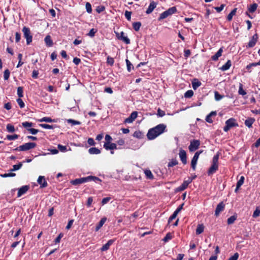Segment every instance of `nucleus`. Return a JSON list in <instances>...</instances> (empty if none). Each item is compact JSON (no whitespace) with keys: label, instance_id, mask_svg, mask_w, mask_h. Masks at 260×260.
<instances>
[{"label":"nucleus","instance_id":"nucleus-1","mask_svg":"<svg viewBox=\"0 0 260 260\" xmlns=\"http://www.w3.org/2000/svg\"><path fill=\"white\" fill-rule=\"evenodd\" d=\"M167 126L165 124L161 123L148 130L147 134L148 139L152 140L164 133L166 130Z\"/></svg>","mask_w":260,"mask_h":260},{"label":"nucleus","instance_id":"nucleus-2","mask_svg":"<svg viewBox=\"0 0 260 260\" xmlns=\"http://www.w3.org/2000/svg\"><path fill=\"white\" fill-rule=\"evenodd\" d=\"M219 157V154L217 153L215 155L212 159V165L208 171V175L209 176L214 174L218 169V159Z\"/></svg>","mask_w":260,"mask_h":260},{"label":"nucleus","instance_id":"nucleus-3","mask_svg":"<svg viewBox=\"0 0 260 260\" xmlns=\"http://www.w3.org/2000/svg\"><path fill=\"white\" fill-rule=\"evenodd\" d=\"M36 143L33 142L26 143L15 148L14 151H24L34 148L36 146Z\"/></svg>","mask_w":260,"mask_h":260},{"label":"nucleus","instance_id":"nucleus-4","mask_svg":"<svg viewBox=\"0 0 260 260\" xmlns=\"http://www.w3.org/2000/svg\"><path fill=\"white\" fill-rule=\"evenodd\" d=\"M177 12V9L175 7L170 8L167 10L161 13L158 18V20H161L173 15Z\"/></svg>","mask_w":260,"mask_h":260},{"label":"nucleus","instance_id":"nucleus-5","mask_svg":"<svg viewBox=\"0 0 260 260\" xmlns=\"http://www.w3.org/2000/svg\"><path fill=\"white\" fill-rule=\"evenodd\" d=\"M24 37L26 40V44L29 45L32 42V37L31 35L30 29L28 27L24 26L22 28Z\"/></svg>","mask_w":260,"mask_h":260},{"label":"nucleus","instance_id":"nucleus-6","mask_svg":"<svg viewBox=\"0 0 260 260\" xmlns=\"http://www.w3.org/2000/svg\"><path fill=\"white\" fill-rule=\"evenodd\" d=\"M238 126V124L235 122V119L231 118L225 121V125L223 127V131L225 132H228L232 127Z\"/></svg>","mask_w":260,"mask_h":260},{"label":"nucleus","instance_id":"nucleus-7","mask_svg":"<svg viewBox=\"0 0 260 260\" xmlns=\"http://www.w3.org/2000/svg\"><path fill=\"white\" fill-rule=\"evenodd\" d=\"M200 145V141L199 140H193L191 141L188 149L190 152L197 150Z\"/></svg>","mask_w":260,"mask_h":260},{"label":"nucleus","instance_id":"nucleus-8","mask_svg":"<svg viewBox=\"0 0 260 260\" xmlns=\"http://www.w3.org/2000/svg\"><path fill=\"white\" fill-rule=\"evenodd\" d=\"M202 152V151H199L195 153L193 158L191 161V166L193 170H196V165L197 164L198 159L199 157L200 154Z\"/></svg>","mask_w":260,"mask_h":260},{"label":"nucleus","instance_id":"nucleus-9","mask_svg":"<svg viewBox=\"0 0 260 260\" xmlns=\"http://www.w3.org/2000/svg\"><path fill=\"white\" fill-rule=\"evenodd\" d=\"M258 35L257 34H255L251 39L250 40L249 42H248V44L246 45V48H252L255 46L256 42L258 40Z\"/></svg>","mask_w":260,"mask_h":260},{"label":"nucleus","instance_id":"nucleus-10","mask_svg":"<svg viewBox=\"0 0 260 260\" xmlns=\"http://www.w3.org/2000/svg\"><path fill=\"white\" fill-rule=\"evenodd\" d=\"M191 182V179H188L187 180L184 181L182 184L176 189L177 191H181L184 190L187 187L189 184Z\"/></svg>","mask_w":260,"mask_h":260},{"label":"nucleus","instance_id":"nucleus-11","mask_svg":"<svg viewBox=\"0 0 260 260\" xmlns=\"http://www.w3.org/2000/svg\"><path fill=\"white\" fill-rule=\"evenodd\" d=\"M138 116V112L137 111L133 112L130 116L124 120V123H132L137 118Z\"/></svg>","mask_w":260,"mask_h":260},{"label":"nucleus","instance_id":"nucleus-12","mask_svg":"<svg viewBox=\"0 0 260 260\" xmlns=\"http://www.w3.org/2000/svg\"><path fill=\"white\" fill-rule=\"evenodd\" d=\"M87 182V177L77 178L71 181V183L74 185H77L82 183Z\"/></svg>","mask_w":260,"mask_h":260},{"label":"nucleus","instance_id":"nucleus-13","mask_svg":"<svg viewBox=\"0 0 260 260\" xmlns=\"http://www.w3.org/2000/svg\"><path fill=\"white\" fill-rule=\"evenodd\" d=\"M225 205L223 202L219 203L215 209V215L218 216L221 212L223 211L224 209Z\"/></svg>","mask_w":260,"mask_h":260},{"label":"nucleus","instance_id":"nucleus-14","mask_svg":"<svg viewBox=\"0 0 260 260\" xmlns=\"http://www.w3.org/2000/svg\"><path fill=\"white\" fill-rule=\"evenodd\" d=\"M179 156L182 162L185 165L187 163L186 153L185 150L181 149L179 150Z\"/></svg>","mask_w":260,"mask_h":260},{"label":"nucleus","instance_id":"nucleus-15","mask_svg":"<svg viewBox=\"0 0 260 260\" xmlns=\"http://www.w3.org/2000/svg\"><path fill=\"white\" fill-rule=\"evenodd\" d=\"M29 186L24 185L18 189L17 197L19 198L23 194H25L29 189Z\"/></svg>","mask_w":260,"mask_h":260},{"label":"nucleus","instance_id":"nucleus-16","mask_svg":"<svg viewBox=\"0 0 260 260\" xmlns=\"http://www.w3.org/2000/svg\"><path fill=\"white\" fill-rule=\"evenodd\" d=\"M37 182L40 185V188H44L48 185L47 182L44 176H40L37 180Z\"/></svg>","mask_w":260,"mask_h":260},{"label":"nucleus","instance_id":"nucleus-17","mask_svg":"<svg viewBox=\"0 0 260 260\" xmlns=\"http://www.w3.org/2000/svg\"><path fill=\"white\" fill-rule=\"evenodd\" d=\"M157 4L154 1H151L149 4V6L146 11V13L149 14L151 13L154 9L156 7Z\"/></svg>","mask_w":260,"mask_h":260},{"label":"nucleus","instance_id":"nucleus-18","mask_svg":"<svg viewBox=\"0 0 260 260\" xmlns=\"http://www.w3.org/2000/svg\"><path fill=\"white\" fill-rule=\"evenodd\" d=\"M104 147L107 150H113L114 149H117L116 144L115 143H105V144L104 145Z\"/></svg>","mask_w":260,"mask_h":260},{"label":"nucleus","instance_id":"nucleus-19","mask_svg":"<svg viewBox=\"0 0 260 260\" xmlns=\"http://www.w3.org/2000/svg\"><path fill=\"white\" fill-rule=\"evenodd\" d=\"M114 242V240L111 239L109 240L105 244H104L101 250L102 251H105L109 249L110 246Z\"/></svg>","mask_w":260,"mask_h":260},{"label":"nucleus","instance_id":"nucleus-20","mask_svg":"<svg viewBox=\"0 0 260 260\" xmlns=\"http://www.w3.org/2000/svg\"><path fill=\"white\" fill-rule=\"evenodd\" d=\"M223 52V47H221L218 51L215 53V55L212 56L211 59L213 61H217L219 57L222 55Z\"/></svg>","mask_w":260,"mask_h":260},{"label":"nucleus","instance_id":"nucleus-21","mask_svg":"<svg viewBox=\"0 0 260 260\" xmlns=\"http://www.w3.org/2000/svg\"><path fill=\"white\" fill-rule=\"evenodd\" d=\"M119 40L122 41L126 44H129L131 43L130 40L128 38V37L124 36V32L123 31H121L120 32V36H119Z\"/></svg>","mask_w":260,"mask_h":260},{"label":"nucleus","instance_id":"nucleus-22","mask_svg":"<svg viewBox=\"0 0 260 260\" xmlns=\"http://www.w3.org/2000/svg\"><path fill=\"white\" fill-rule=\"evenodd\" d=\"M107 221V218L104 217H103L101 220L99 221L98 224L96 225L95 231L96 232H98L104 225V224L105 223V222Z\"/></svg>","mask_w":260,"mask_h":260},{"label":"nucleus","instance_id":"nucleus-23","mask_svg":"<svg viewBox=\"0 0 260 260\" xmlns=\"http://www.w3.org/2000/svg\"><path fill=\"white\" fill-rule=\"evenodd\" d=\"M216 115V111H212L210 114H209L206 117V121L209 123H212L213 122V120L212 119V116H215Z\"/></svg>","mask_w":260,"mask_h":260},{"label":"nucleus","instance_id":"nucleus-24","mask_svg":"<svg viewBox=\"0 0 260 260\" xmlns=\"http://www.w3.org/2000/svg\"><path fill=\"white\" fill-rule=\"evenodd\" d=\"M254 121H255L254 118L250 117V118H248L247 119H246L244 123L246 126H247L249 128H250L252 127V125L254 123Z\"/></svg>","mask_w":260,"mask_h":260},{"label":"nucleus","instance_id":"nucleus-25","mask_svg":"<svg viewBox=\"0 0 260 260\" xmlns=\"http://www.w3.org/2000/svg\"><path fill=\"white\" fill-rule=\"evenodd\" d=\"M231 65V60H228L220 68V69L222 71H226L230 68Z\"/></svg>","mask_w":260,"mask_h":260},{"label":"nucleus","instance_id":"nucleus-26","mask_svg":"<svg viewBox=\"0 0 260 260\" xmlns=\"http://www.w3.org/2000/svg\"><path fill=\"white\" fill-rule=\"evenodd\" d=\"M44 41L46 45L48 47H51L53 45V42L51 40V37L49 35L47 36L45 38Z\"/></svg>","mask_w":260,"mask_h":260},{"label":"nucleus","instance_id":"nucleus-27","mask_svg":"<svg viewBox=\"0 0 260 260\" xmlns=\"http://www.w3.org/2000/svg\"><path fill=\"white\" fill-rule=\"evenodd\" d=\"M88 152L91 154H98L101 153L100 150L96 147H92L89 148Z\"/></svg>","mask_w":260,"mask_h":260},{"label":"nucleus","instance_id":"nucleus-28","mask_svg":"<svg viewBox=\"0 0 260 260\" xmlns=\"http://www.w3.org/2000/svg\"><path fill=\"white\" fill-rule=\"evenodd\" d=\"M87 177V182H90V181H94V182H98V181H99V182H101V180L97 177H95V176H88Z\"/></svg>","mask_w":260,"mask_h":260},{"label":"nucleus","instance_id":"nucleus-29","mask_svg":"<svg viewBox=\"0 0 260 260\" xmlns=\"http://www.w3.org/2000/svg\"><path fill=\"white\" fill-rule=\"evenodd\" d=\"M257 6V4L256 3H253L252 5H250L248 8L249 12L250 13L254 12L256 11Z\"/></svg>","mask_w":260,"mask_h":260},{"label":"nucleus","instance_id":"nucleus-30","mask_svg":"<svg viewBox=\"0 0 260 260\" xmlns=\"http://www.w3.org/2000/svg\"><path fill=\"white\" fill-rule=\"evenodd\" d=\"M237 8L234 9L228 15L227 20L230 21L232 20L233 17L236 14L237 12Z\"/></svg>","mask_w":260,"mask_h":260},{"label":"nucleus","instance_id":"nucleus-31","mask_svg":"<svg viewBox=\"0 0 260 260\" xmlns=\"http://www.w3.org/2000/svg\"><path fill=\"white\" fill-rule=\"evenodd\" d=\"M204 226L203 224H199L196 229V234L199 235L204 232Z\"/></svg>","mask_w":260,"mask_h":260},{"label":"nucleus","instance_id":"nucleus-32","mask_svg":"<svg viewBox=\"0 0 260 260\" xmlns=\"http://www.w3.org/2000/svg\"><path fill=\"white\" fill-rule=\"evenodd\" d=\"M144 173L146 176V178L147 179H153L154 178V176L152 173V172H151L150 170H146L144 171Z\"/></svg>","mask_w":260,"mask_h":260},{"label":"nucleus","instance_id":"nucleus-33","mask_svg":"<svg viewBox=\"0 0 260 260\" xmlns=\"http://www.w3.org/2000/svg\"><path fill=\"white\" fill-rule=\"evenodd\" d=\"M141 26V23L140 22H134L133 23V28L135 29V30H136L137 31L139 30Z\"/></svg>","mask_w":260,"mask_h":260},{"label":"nucleus","instance_id":"nucleus-34","mask_svg":"<svg viewBox=\"0 0 260 260\" xmlns=\"http://www.w3.org/2000/svg\"><path fill=\"white\" fill-rule=\"evenodd\" d=\"M236 219H237V216L236 215H232V216H231L227 220L228 224H233L235 221Z\"/></svg>","mask_w":260,"mask_h":260},{"label":"nucleus","instance_id":"nucleus-35","mask_svg":"<svg viewBox=\"0 0 260 260\" xmlns=\"http://www.w3.org/2000/svg\"><path fill=\"white\" fill-rule=\"evenodd\" d=\"M17 95L19 98H21L23 96V88L22 87H18L17 88Z\"/></svg>","mask_w":260,"mask_h":260},{"label":"nucleus","instance_id":"nucleus-36","mask_svg":"<svg viewBox=\"0 0 260 260\" xmlns=\"http://www.w3.org/2000/svg\"><path fill=\"white\" fill-rule=\"evenodd\" d=\"M54 120L48 117H44L39 120L40 122H54Z\"/></svg>","mask_w":260,"mask_h":260},{"label":"nucleus","instance_id":"nucleus-37","mask_svg":"<svg viewBox=\"0 0 260 260\" xmlns=\"http://www.w3.org/2000/svg\"><path fill=\"white\" fill-rule=\"evenodd\" d=\"M6 128L7 131L9 133H13L15 131L14 126L11 124H8L7 125Z\"/></svg>","mask_w":260,"mask_h":260},{"label":"nucleus","instance_id":"nucleus-38","mask_svg":"<svg viewBox=\"0 0 260 260\" xmlns=\"http://www.w3.org/2000/svg\"><path fill=\"white\" fill-rule=\"evenodd\" d=\"M193 94V92L192 90H188L184 93V97L185 98H190L192 96Z\"/></svg>","mask_w":260,"mask_h":260},{"label":"nucleus","instance_id":"nucleus-39","mask_svg":"<svg viewBox=\"0 0 260 260\" xmlns=\"http://www.w3.org/2000/svg\"><path fill=\"white\" fill-rule=\"evenodd\" d=\"M178 164V161L175 159H172L168 165V167L169 168L173 167Z\"/></svg>","mask_w":260,"mask_h":260},{"label":"nucleus","instance_id":"nucleus-40","mask_svg":"<svg viewBox=\"0 0 260 260\" xmlns=\"http://www.w3.org/2000/svg\"><path fill=\"white\" fill-rule=\"evenodd\" d=\"M125 62L126 64L127 71L130 72L131 71V68H132L133 69H134L133 66L130 62V61L127 59L125 60Z\"/></svg>","mask_w":260,"mask_h":260},{"label":"nucleus","instance_id":"nucleus-41","mask_svg":"<svg viewBox=\"0 0 260 260\" xmlns=\"http://www.w3.org/2000/svg\"><path fill=\"white\" fill-rule=\"evenodd\" d=\"M201 85V83L199 81H196L192 82V86L194 90H196L197 89L199 86H200Z\"/></svg>","mask_w":260,"mask_h":260},{"label":"nucleus","instance_id":"nucleus-42","mask_svg":"<svg viewBox=\"0 0 260 260\" xmlns=\"http://www.w3.org/2000/svg\"><path fill=\"white\" fill-rule=\"evenodd\" d=\"M18 137H19V135H18L17 134H14L13 135H7V139L10 141L15 140L18 139Z\"/></svg>","mask_w":260,"mask_h":260},{"label":"nucleus","instance_id":"nucleus-43","mask_svg":"<svg viewBox=\"0 0 260 260\" xmlns=\"http://www.w3.org/2000/svg\"><path fill=\"white\" fill-rule=\"evenodd\" d=\"M107 63L110 66H113L114 63V58L110 56H108L107 58Z\"/></svg>","mask_w":260,"mask_h":260},{"label":"nucleus","instance_id":"nucleus-44","mask_svg":"<svg viewBox=\"0 0 260 260\" xmlns=\"http://www.w3.org/2000/svg\"><path fill=\"white\" fill-rule=\"evenodd\" d=\"M85 8L86 11L88 13H92V7L91 4L89 2H87L85 5Z\"/></svg>","mask_w":260,"mask_h":260},{"label":"nucleus","instance_id":"nucleus-45","mask_svg":"<svg viewBox=\"0 0 260 260\" xmlns=\"http://www.w3.org/2000/svg\"><path fill=\"white\" fill-rule=\"evenodd\" d=\"M10 72L8 69H6L5 70L4 72V78L5 80H7L9 79L10 77Z\"/></svg>","mask_w":260,"mask_h":260},{"label":"nucleus","instance_id":"nucleus-46","mask_svg":"<svg viewBox=\"0 0 260 260\" xmlns=\"http://www.w3.org/2000/svg\"><path fill=\"white\" fill-rule=\"evenodd\" d=\"M244 176H241L240 178V179L238 181L237 183V188H239L240 187H241L243 183H244Z\"/></svg>","mask_w":260,"mask_h":260},{"label":"nucleus","instance_id":"nucleus-47","mask_svg":"<svg viewBox=\"0 0 260 260\" xmlns=\"http://www.w3.org/2000/svg\"><path fill=\"white\" fill-rule=\"evenodd\" d=\"M22 162H20L17 165H15L13 166V169L11 170V171H15L18 170L22 167Z\"/></svg>","mask_w":260,"mask_h":260},{"label":"nucleus","instance_id":"nucleus-48","mask_svg":"<svg viewBox=\"0 0 260 260\" xmlns=\"http://www.w3.org/2000/svg\"><path fill=\"white\" fill-rule=\"evenodd\" d=\"M67 121L69 123H71L73 125H79L81 123L80 122L72 119H68Z\"/></svg>","mask_w":260,"mask_h":260},{"label":"nucleus","instance_id":"nucleus-49","mask_svg":"<svg viewBox=\"0 0 260 260\" xmlns=\"http://www.w3.org/2000/svg\"><path fill=\"white\" fill-rule=\"evenodd\" d=\"M97 32V30L94 28H92L90 29L89 32L88 33L87 35L90 37H93L95 36V34Z\"/></svg>","mask_w":260,"mask_h":260},{"label":"nucleus","instance_id":"nucleus-50","mask_svg":"<svg viewBox=\"0 0 260 260\" xmlns=\"http://www.w3.org/2000/svg\"><path fill=\"white\" fill-rule=\"evenodd\" d=\"M17 102L21 108H23L25 106L24 103L21 98L17 99Z\"/></svg>","mask_w":260,"mask_h":260},{"label":"nucleus","instance_id":"nucleus-51","mask_svg":"<svg viewBox=\"0 0 260 260\" xmlns=\"http://www.w3.org/2000/svg\"><path fill=\"white\" fill-rule=\"evenodd\" d=\"M157 115L158 117H162L164 115H165V112L162 110H161L160 108H158L157 111Z\"/></svg>","mask_w":260,"mask_h":260},{"label":"nucleus","instance_id":"nucleus-52","mask_svg":"<svg viewBox=\"0 0 260 260\" xmlns=\"http://www.w3.org/2000/svg\"><path fill=\"white\" fill-rule=\"evenodd\" d=\"M22 125L24 127L27 128L32 126V123L27 121L23 122L22 123Z\"/></svg>","mask_w":260,"mask_h":260},{"label":"nucleus","instance_id":"nucleus-53","mask_svg":"<svg viewBox=\"0 0 260 260\" xmlns=\"http://www.w3.org/2000/svg\"><path fill=\"white\" fill-rule=\"evenodd\" d=\"M40 126L45 129H53V126L48 124H41Z\"/></svg>","mask_w":260,"mask_h":260},{"label":"nucleus","instance_id":"nucleus-54","mask_svg":"<svg viewBox=\"0 0 260 260\" xmlns=\"http://www.w3.org/2000/svg\"><path fill=\"white\" fill-rule=\"evenodd\" d=\"M172 238V235L170 233H168L167 234L163 240L165 242H168L169 240H171Z\"/></svg>","mask_w":260,"mask_h":260},{"label":"nucleus","instance_id":"nucleus-55","mask_svg":"<svg viewBox=\"0 0 260 260\" xmlns=\"http://www.w3.org/2000/svg\"><path fill=\"white\" fill-rule=\"evenodd\" d=\"M214 94H215V99L216 101H219L223 98V96L220 95L217 91H215Z\"/></svg>","mask_w":260,"mask_h":260},{"label":"nucleus","instance_id":"nucleus-56","mask_svg":"<svg viewBox=\"0 0 260 260\" xmlns=\"http://www.w3.org/2000/svg\"><path fill=\"white\" fill-rule=\"evenodd\" d=\"M131 14H132V12H129V11H126L125 12V14H124L125 17L127 19V20H128V21L131 20Z\"/></svg>","mask_w":260,"mask_h":260},{"label":"nucleus","instance_id":"nucleus-57","mask_svg":"<svg viewBox=\"0 0 260 260\" xmlns=\"http://www.w3.org/2000/svg\"><path fill=\"white\" fill-rule=\"evenodd\" d=\"M224 7H225L224 4H221L220 7H215L214 8L216 10V11H217V12L219 13L221 11L223 10Z\"/></svg>","mask_w":260,"mask_h":260},{"label":"nucleus","instance_id":"nucleus-58","mask_svg":"<svg viewBox=\"0 0 260 260\" xmlns=\"http://www.w3.org/2000/svg\"><path fill=\"white\" fill-rule=\"evenodd\" d=\"M15 176L16 174L14 173H5L1 175L3 177H14Z\"/></svg>","mask_w":260,"mask_h":260},{"label":"nucleus","instance_id":"nucleus-59","mask_svg":"<svg viewBox=\"0 0 260 260\" xmlns=\"http://www.w3.org/2000/svg\"><path fill=\"white\" fill-rule=\"evenodd\" d=\"M238 93L240 95H244L246 94V92L243 89L242 85H240V86L239 89Z\"/></svg>","mask_w":260,"mask_h":260},{"label":"nucleus","instance_id":"nucleus-60","mask_svg":"<svg viewBox=\"0 0 260 260\" xmlns=\"http://www.w3.org/2000/svg\"><path fill=\"white\" fill-rule=\"evenodd\" d=\"M239 257L238 253H235L233 256H231L228 260H237Z\"/></svg>","mask_w":260,"mask_h":260},{"label":"nucleus","instance_id":"nucleus-61","mask_svg":"<svg viewBox=\"0 0 260 260\" xmlns=\"http://www.w3.org/2000/svg\"><path fill=\"white\" fill-rule=\"evenodd\" d=\"M58 148L61 152H65L67 150L66 146H62L60 144L58 145Z\"/></svg>","mask_w":260,"mask_h":260},{"label":"nucleus","instance_id":"nucleus-62","mask_svg":"<svg viewBox=\"0 0 260 260\" xmlns=\"http://www.w3.org/2000/svg\"><path fill=\"white\" fill-rule=\"evenodd\" d=\"M21 39V34L20 32H17L15 34V41L16 42H19Z\"/></svg>","mask_w":260,"mask_h":260},{"label":"nucleus","instance_id":"nucleus-63","mask_svg":"<svg viewBox=\"0 0 260 260\" xmlns=\"http://www.w3.org/2000/svg\"><path fill=\"white\" fill-rule=\"evenodd\" d=\"M27 130L32 135H36L39 132V130L32 128H28Z\"/></svg>","mask_w":260,"mask_h":260},{"label":"nucleus","instance_id":"nucleus-64","mask_svg":"<svg viewBox=\"0 0 260 260\" xmlns=\"http://www.w3.org/2000/svg\"><path fill=\"white\" fill-rule=\"evenodd\" d=\"M39 72L37 70H34L32 73V77L34 79H37L38 77Z\"/></svg>","mask_w":260,"mask_h":260}]
</instances>
